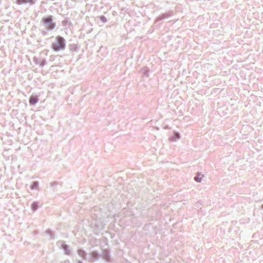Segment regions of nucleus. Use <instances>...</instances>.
I'll return each instance as SVG.
<instances>
[{
	"label": "nucleus",
	"instance_id": "f257e3e1",
	"mask_svg": "<svg viewBox=\"0 0 263 263\" xmlns=\"http://www.w3.org/2000/svg\"><path fill=\"white\" fill-rule=\"evenodd\" d=\"M52 47L53 49L55 51L64 49L65 47L64 39L60 36H57L55 42L52 43Z\"/></svg>",
	"mask_w": 263,
	"mask_h": 263
},
{
	"label": "nucleus",
	"instance_id": "20e7f679",
	"mask_svg": "<svg viewBox=\"0 0 263 263\" xmlns=\"http://www.w3.org/2000/svg\"><path fill=\"white\" fill-rule=\"evenodd\" d=\"M201 178H199L198 177H196L195 178V180L197 182H200L201 181Z\"/></svg>",
	"mask_w": 263,
	"mask_h": 263
},
{
	"label": "nucleus",
	"instance_id": "f03ea898",
	"mask_svg": "<svg viewBox=\"0 0 263 263\" xmlns=\"http://www.w3.org/2000/svg\"><path fill=\"white\" fill-rule=\"evenodd\" d=\"M42 21L47 25L49 29H53L54 28L55 24L52 21L51 16L43 17Z\"/></svg>",
	"mask_w": 263,
	"mask_h": 263
},
{
	"label": "nucleus",
	"instance_id": "7ed1b4c3",
	"mask_svg": "<svg viewBox=\"0 0 263 263\" xmlns=\"http://www.w3.org/2000/svg\"><path fill=\"white\" fill-rule=\"evenodd\" d=\"M37 101H38L37 98L34 96H31V97L30 98V99H29V102L30 104H35L36 103H37Z\"/></svg>",
	"mask_w": 263,
	"mask_h": 263
}]
</instances>
